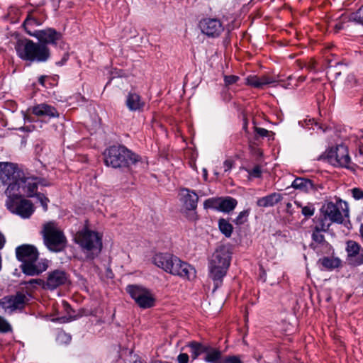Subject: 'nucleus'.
<instances>
[{
  "instance_id": "obj_3",
  "label": "nucleus",
  "mask_w": 363,
  "mask_h": 363,
  "mask_svg": "<svg viewBox=\"0 0 363 363\" xmlns=\"http://www.w3.org/2000/svg\"><path fill=\"white\" fill-rule=\"evenodd\" d=\"M17 259L22 262V272L29 276L41 274L48 269L45 260L38 261V252L35 247L30 245H22L16 249Z\"/></svg>"
},
{
  "instance_id": "obj_33",
  "label": "nucleus",
  "mask_w": 363,
  "mask_h": 363,
  "mask_svg": "<svg viewBox=\"0 0 363 363\" xmlns=\"http://www.w3.org/2000/svg\"><path fill=\"white\" fill-rule=\"evenodd\" d=\"M12 326L9 321L3 316L0 315V333H7L12 332Z\"/></svg>"
},
{
  "instance_id": "obj_58",
  "label": "nucleus",
  "mask_w": 363,
  "mask_h": 363,
  "mask_svg": "<svg viewBox=\"0 0 363 363\" xmlns=\"http://www.w3.org/2000/svg\"><path fill=\"white\" fill-rule=\"evenodd\" d=\"M362 281H363V273L362 274Z\"/></svg>"
},
{
  "instance_id": "obj_52",
  "label": "nucleus",
  "mask_w": 363,
  "mask_h": 363,
  "mask_svg": "<svg viewBox=\"0 0 363 363\" xmlns=\"http://www.w3.org/2000/svg\"><path fill=\"white\" fill-rule=\"evenodd\" d=\"M334 27H335V30L337 31H338V30H340L343 28V25H342V23H336Z\"/></svg>"
},
{
  "instance_id": "obj_39",
  "label": "nucleus",
  "mask_w": 363,
  "mask_h": 363,
  "mask_svg": "<svg viewBox=\"0 0 363 363\" xmlns=\"http://www.w3.org/2000/svg\"><path fill=\"white\" fill-rule=\"evenodd\" d=\"M301 213L306 217H311L315 213V208L313 205H308L303 207H301Z\"/></svg>"
},
{
  "instance_id": "obj_27",
  "label": "nucleus",
  "mask_w": 363,
  "mask_h": 363,
  "mask_svg": "<svg viewBox=\"0 0 363 363\" xmlns=\"http://www.w3.org/2000/svg\"><path fill=\"white\" fill-rule=\"evenodd\" d=\"M5 194L8 199L14 198L16 196H22L21 183H9Z\"/></svg>"
},
{
  "instance_id": "obj_57",
  "label": "nucleus",
  "mask_w": 363,
  "mask_h": 363,
  "mask_svg": "<svg viewBox=\"0 0 363 363\" xmlns=\"http://www.w3.org/2000/svg\"><path fill=\"white\" fill-rule=\"evenodd\" d=\"M297 205L299 206V207H301V205L300 203H297Z\"/></svg>"
},
{
  "instance_id": "obj_1",
  "label": "nucleus",
  "mask_w": 363,
  "mask_h": 363,
  "mask_svg": "<svg viewBox=\"0 0 363 363\" xmlns=\"http://www.w3.org/2000/svg\"><path fill=\"white\" fill-rule=\"evenodd\" d=\"M32 36L36 38L41 43L22 39L18 40L15 45L17 55L23 60L45 62L50 57V50L46 44L57 45L62 39L61 33L53 28L35 30Z\"/></svg>"
},
{
  "instance_id": "obj_45",
  "label": "nucleus",
  "mask_w": 363,
  "mask_h": 363,
  "mask_svg": "<svg viewBox=\"0 0 363 363\" xmlns=\"http://www.w3.org/2000/svg\"><path fill=\"white\" fill-rule=\"evenodd\" d=\"M233 160L231 159H228L225 160L223 162V168L225 172L230 171L232 167L233 166Z\"/></svg>"
},
{
  "instance_id": "obj_12",
  "label": "nucleus",
  "mask_w": 363,
  "mask_h": 363,
  "mask_svg": "<svg viewBox=\"0 0 363 363\" xmlns=\"http://www.w3.org/2000/svg\"><path fill=\"white\" fill-rule=\"evenodd\" d=\"M327 157L328 162L333 166L350 167L351 160L348 149L344 145L331 147L327 152Z\"/></svg>"
},
{
  "instance_id": "obj_5",
  "label": "nucleus",
  "mask_w": 363,
  "mask_h": 363,
  "mask_svg": "<svg viewBox=\"0 0 363 363\" xmlns=\"http://www.w3.org/2000/svg\"><path fill=\"white\" fill-rule=\"evenodd\" d=\"M74 239L83 251L87 253V259H94L100 254L102 249V240L98 233L84 228L76 234Z\"/></svg>"
},
{
  "instance_id": "obj_22",
  "label": "nucleus",
  "mask_w": 363,
  "mask_h": 363,
  "mask_svg": "<svg viewBox=\"0 0 363 363\" xmlns=\"http://www.w3.org/2000/svg\"><path fill=\"white\" fill-rule=\"evenodd\" d=\"M275 82L274 79L266 75L262 77L250 75L246 78L245 84L254 88L262 89L264 86L273 84Z\"/></svg>"
},
{
  "instance_id": "obj_51",
  "label": "nucleus",
  "mask_w": 363,
  "mask_h": 363,
  "mask_svg": "<svg viewBox=\"0 0 363 363\" xmlns=\"http://www.w3.org/2000/svg\"><path fill=\"white\" fill-rule=\"evenodd\" d=\"M298 180H301V182H312V180L311 179L306 178V177H296L294 179L293 182H297Z\"/></svg>"
},
{
  "instance_id": "obj_30",
  "label": "nucleus",
  "mask_w": 363,
  "mask_h": 363,
  "mask_svg": "<svg viewBox=\"0 0 363 363\" xmlns=\"http://www.w3.org/2000/svg\"><path fill=\"white\" fill-rule=\"evenodd\" d=\"M323 267L326 269H334L337 267L339 265V260L337 259H333L330 257H324L320 260Z\"/></svg>"
},
{
  "instance_id": "obj_28",
  "label": "nucleus",
  "mask_w": 363,
  "mask_h": 363,
  "mask_svg": "<svg viewBox=\"0 0 363 363\" xmlns=\"http://www.w3.org/2000/svg\"><path fill=\"white\" fill-rule=\"evenodd\" d=\"M218 226L222 233H223L228 238L230 237L233 228L229 222H228L224 218H220L218 221Z\"/></svg>"
},
{
  "instance_id": "obj_24",
  "label": "nucleus",
  "mask_w": 363,
  "mask_h": 363,
  "mask_svg": "<svg viewBox=\"0 0 363 363\" xmlns=\"http://www.w3.org/2000/svg\"><path fill=\"white\" fill-rule=\"evenodd\" d=\"M125 104L131 111H140L143 108L145 103L136 93H129L127 96Z\"/></svg>"
},
{
  "instance_id": "obj_35",
  "label": "nucleus",
  "mask_w": 363,
  "mask_h": 363,
  "mask_svg": "<svg viewBox=\"0 0 363 363\" xmlns=\"http://www.w3.org/2000/svg\"><path fill=\"white\" fill-rule=\"evenodd\" d=\"M322 230H318L313 228L312 233V240L317 243H323L325 241V236Z\"/></svg>"
},
{
  "instance_id": "obj_19",
  "label": "nucleus",
  "mask_w": 363,
  "mask_h": 363,
  "mask_svg": "<svg viewBox=\"0 0 363 363\" xmlns=\"http://www.w3.org/2000/svg\"><path fill=\"white\" fill-rule=\"evenodd\" d=\"M31 111L38 117L50 118L59 116V113L54 106L45 103L33 106Z\"/></svg>"
},
{
  "instance_id": "obj_44",
  "label": "nucleus",
  "mask_w": 363,
  "mask_h": 363,
  "mask_svg": "<svg viewBox=\"0 0 363 363\" xmlns=\"http://www.w3.org/2000/svg\"><path fill=\"white\" fill-rule=\"evenodd\" d=\"M255 132L261 137H267L269 135V130L263 128H255Z\"/></svg>"
},
{
  "instance_id": "obj_41",
  "label": "nucleus",
  "mask_w": 363,
  "mask_h": 363,
  "mask_svg": "<svg viewBox=\"0 0 363 363\" xmlns=\"http://www.w3.org/2000/svg\"><path fill=\"white\" fill-rule=\"evenodd\" d=\"M356 159L363 164V139L359 141V153L356 155Z\"/></svg>"
},
{
  "instance_id": "obj_6",
  "label": "nucleus",
  "mask_w": 363,
  "mask_h": 363,
  "mask_svg": "<svg viewBox=\"0 0 363 363\" xmlns=\"http://www.w3.org/2000/svg\"><path fill=\"white\" fill-rule=\"evenodd\" d=\"M178 199L181 203V213L191 222H196L199 220L197 213V206L199 196L189 189L181 188L179 191Z\"/></svg>"
},
{
  "instance_id": "obj_34",
  "label": "nucleus",
  "mask_w": 363,
  "mask_h": 363,
  "mask_svg": "<svg viewBox=\"0 0 363 363\" xmlns=\"http://www.w3.org/2000/svg\"><path fill=\"white\" fill-rule=\"evenodd\" d=\"M21 284L26 286H30L32 287H35V285H39L45 289V281L41 279H30L28 281H22Z\"/></svg>"
},
{
  "instance_id": "obj_47",
  "label": "nucleus",
  "mask_w": 363,
  "mask_h": 363,
  "mask_svg": "<svg viewBox=\"0 0 363 363\" xmlns=\"http://www.w3.org/2000/svg\"><path fill=\"white\" fill-rule=\"evenodd\" d=\"M261 174V171L259 167H255L250 172V176L258 178L259 177Z\"/></svg>"
},
{
  "instance_id": "obj_46",
  "label": "nucleus",
  "mask_w": 363,
  "mask_h": 363,
  "mask_svg": "<svg viewBox=\"0 0 363 363\" xmlns=\"http://www.w3.org/2000/svg\"><path fill=\"white\" fill-rule=\"evenodd\" d=\"M179 363H188L189 355L186 353H181L177 357Z\"/></svg>"
},
{
  "instance_id": "obj_10",
  "label": "nucleus",
  "mask_w": 363,
  "mask_h": 363,
  "mask_svg": "<svg viewBox=\"0 0 363 363\" xmlns=\"http://www.w3.org/2000/svg\"><path fill=\"white\" fill-rule=\"evenodd\" d=\"M6 205L11 213L17 214L23 218H30L34 212V206L32 202L22 198V196L7 199Z\"/></svg>"
},
{
  "instance_id": "obj_4",
  "label": "nucleus",
  "mask_w": 363,
  "mask_h": 363,
  "mask_svg": "<svg viewBox=\"0 0 363 363\" xmlns=\"http://www.w3.org/2000/svg\"><path fill=\"white\" fill-rule=\"evenodd\" d=\"M231 252L223 245L219 246L212 254L208 263L209 275L213 280L215 289L218 288L226 275L230 264Z\"/></svg>"
},
{
  "instance_id": "obj_38",
  "label": "nucleus",
  "mask_w": 363,
  "mask_h": 363,
  "mask_svg": "<svg viewBox=\"0 0 363 363\" xmlns=\"http://www.w3.org/2000/svg\"><path fill=\"white\" fill-rule=\"evenodd\" d=\"M57 340L60 343L68 344L70 342L72 337L69 335L65 333V332H60L57 335Z\"/></svg>"
},
{
  "instance_id": "obj_9",
  "label": "nucleus",
  "mask_w": 363,
  "mask_h": 363,
  "mask_svg": "<svg viewBox=\"0 0 363 363\" xmlns=\"http://www.w3.org/2000/svg\"><path fill=\"white\" fill-rule=\"evenodd\" d=\"M28 302V296L18 291L15 294L4 296L0 300V307L6 313L11 315L13 313L22 312Z\"/></svg>"
},
{
  "instance_id": "obj_21",
  "label": "nucleus",
  "mask_w": 363,
  "mask_h": 363,
  "mask_svg": "<svg viewBox=\"0 0 363 363\" xmlns=\"http://www.w3.org/2000/svg\"><path fill=\"white\" fill-rule=\"evenodd\" d=\"M360 247L354 241L347 242V251L351 261L354 264L360 265L363 264V253L359 252Z\"/></svg>"
},
{
  "instance_id": "obj_31",
  "label": "nucleus",
  "mask_w": 363,
  "mask_h": 363,
  "mask_svg": "<svg viewBox=\"0 0 363 363\" xmlns=\"http://www.w3.org/2000/svg\"><path fill=\"white\" fill-rule=\"evenodd\" d=\"M221 352L218 350H212L207 352L205 360L208 362L214 363L220 359Z\"/></svg>"
},
{
  "instance_id": "obj_55",
  "label": "nucleus",
  "mask_w": 363,
  "mask_h": 363,
  "mask_svg": "<svg viewBox=\"0 0 363 363\" xmlns=\"http://www.w3.org/2000/svg\"><path fill=\"white\" fill-rule=\"evenodd\" d=\"M347 79L350 80V81H352V80H354V75L351 74V75H349L347 77Z\"/></svg>"
},
{
  "instance_id": "obj_37",
  "label": "nucleus",
  "mask_w": 363,
  "mask_h": 363,
  "mask_svg": "<svg viewBox=\"0 0 363 363\" xmlns=\"http://www.w3.org/2000/svg\"><path fill=\"white\" fill-rule=\"evenodd\" d=\"M36 198L40 203L41 206H43V210L45 211H47L48 208V203L50 202V200L48 199V198L45 196V195L41 193L36 194Z\"/></svg>"
},
{
  "instance_id": "obj_15",
  "label": "nucleus",
  "mask_w": 363,
  "mask_h": 363,
  "mask_svg": "<svg viewBox=\"0 0 363 363\" xmlns=\"http://www.w3.org/2000/svg\"><path fill=\"white\" fill-rule=\"evenodd\" d=\"M237 203L236 199L231 197L212 198L206 199L203 203V206L205 208H214L222 212L229 213L235 208Z\"/></svg>"
},
{
  "instance_id": "obj_48",
  "label": "nucleus",
  "mask_w": 363,
  "mask_h": 363,
  "mask_svg": "<svg viewBox=\"0 0 363 363\" xmlns=\"http://www.w3.org/2000/svg\"><path fill=\"white\" fill-rule=\"evenodd\" d=\"M291 186L294 189H302L306 186V185L304 183H291Z\"/></svg>"
},
{
  "instance_id": "obj_54",
  "label": "nucleus",
  "mask_w": 363,
  "mask_h": 363,
  "mask_svg": "<svg viewBox=\"0 0 363 363\" xmlns=\"http://www.w3.org/2000/svg\"><path fill=\"white\" fill-rule=\"evenodd\" d=\"M292 207V204L291 203H286V209H287V211L289 212V210L290 208Z\"/></svg>"
},
{
  "instance_id": "obj_18",
  "label": "nucleus",
  "mask_w": 363,
  "mask_h": 363,
  "mask_svg": "<svg viewBox=\"0 0 363 363\" xmlns=\"http://www.w3.org/2000/svg\"><path fill=\"white\" fill-rule=\"evenodd\" d=\"M44 19L40 17V13L37 11L33 10L28 13L26 19L23 21V26L26 33L32 36L34 30L33 28L43 24Z\"/></svg>"
},
{
  "instance_id": "obj_53",
  "label": "nucleus",
  "mask_w": 363,
  "mask_h": 363,
  "mask_svg": "<svg viewBox=\"0 0 363 363\" xmlns=\"http://www.w3.org/2000/svg\"><path fill=\"white\" fill-rule=\"evenodd\" d=\"M359 233L362 238L363 239V223L360 226Z\"/></svg>"
},
{
  "instance_id": "obj_23",
  "label": "nucleus",
  "mask_w": 363,
  "mask_h": 363,
  "mask_svg": "<svg viewBox=\"0 0 363 363\" xmlns=\"http://www.w3.org/2000/svg\"><path fill=\"white\" fill-rule=\"evenodd\" d=\"M282 195L279 193H272L266 196L259 199L256 203L259 207L267 208L272 207L280 202L282 199Z\"/></svg>"
},
{
  "instance_id": "obj_50",
  "label": "nucleus",
  "mask_w": 363,
  "mask_h": 363,
  "mask_svg": "<svg viewBox=\"0 0 363 363\" xmlns=\"http://www.w3.org/2000/svg\"><path fill=\"white\" fill-rule=\"evenodd\" d=\"M5 242V238L4 235L0 232V250L4 246Z\"/></svg>"
},
{
  "instance_id": "obj_20",
  "label": "nucleus",
  "mask_w": 363,
  "mask_h": 363,
  "mask_svg": "<svg viewBox=\"0 0 363 363\" xmlns=\"http://www.w3.org/2000/svg\"><path fill=\"white\" fill-rule=\"evenodd\" d=\"M174 257L169 253H157L152 257V262L168 273Z\"/></svg>"
},
{
  "instance_id": "obj_49",
  "label": "nucleus",
  "mask_w": 363,
  "mask_h": 363,
  "mask_svg": "<svg viewBox=\"0 0 363 363\" xmlns=\"http://www.w3.org/2000/svg\"><path fill=\"white\" fill-rule=\"evenodd\" d=\"M48 78L47 76L45 75H42L39 77L38 79V82L40 84H41L43 86H45V79Z\"/></svg>"
},
{
  "instance_id": "obj_2",
  "label": "nucleus",
  "mask_w": 363,
  "mask_h": 363,
  "mask_svg": "<svg viewBox=\"0 0 363 363\" xmlns=\"http://www.w3.org/2000/svg\"><path fill=\"white\" fill-rule=\"evenodd\" d=\"M104 163L113 168L130 167L131 165L145 166L139 155L133 153L123 145H113L104 152Z\"/></svg>"
},
{
  "instance_id": "obj_13",
  "label": "nucleus",
  "mask_w": 363,
  "mask_h": 363,
  "mask_svg": "<svg viewBox=\"0 0 363 363\" xmlns=\"http://www.w3.org/2000/svg\"><path fill=\"white\" fill-rule=\"evenodd\" d=\"M0 180L1 182H26V178L17 164L0 162Z\"/></svg>"
},
{
  "instance_id": "obj_11",
  "label": "nucleus",
  "mask_w": 363,
  "mask_h": 363,
  "mask_svg": "<svg viewBox=\"0 0 363 363\" xmlns=\"http://www.w3.org/2000/svg\"><path fill=\"white\" fill-rule=\"evenodd\" d=\"M127 291L135 303L143 308H151L155 304V298L147 289L138 285H129Z\"/></svg>"
},
{
  "instance_id": "obj_7",
  "label": "nucleus",
  "mask_w": 363,
  "mask_h": 363,
  "mask_svg": "<svg viewBox=\"0 0 363 363\" xmlns=\"http://www.w3.org/2000/svg\"><path fill=\"white\" fill-rule=\"evenodd\" d=\"M41 233L45 246L50 251L58 252L65 248L67 239L54 222L45 223Z\"/></svg>"
},
{
  "instance_id": "obj_29",
  "label": "nucleus",
  "mask_w": 363,
  "mask_h": 363,
  "mask_svg": "<svg viewBox=\"0 0 363 363\" xmlns=\"http://www.w3.org/2000/svg\"><path fill=\"white\" fill-rule=\"evenodd\" d=\"M190 350L191 357L195 359L203 352V346L201 344L196 342H191L188 345Z\"/></svg>"
},
{
  "instance_id": "obj_36",
  "label": "nucleus",
  "mask_w": 363,
  "mask_h": 363,
  "mask_svg": "<svg viewBox=\"0 0 363 363\" xmlns=\"http://www.w3.org/2000/svg\"><path fill=\"white\" fill-rule=\"evenodd\" d=\"M250 214L249 210H245L239 213L236 219L234 220L236 225H242L247 220Z\"/></svg>"
},
{
  "instance_id": "obj_25",
  "label": "nucleus",
  "mask_w": 363,
  "mask_h": 363,
  "mask_svg": "<svg viewBox=\"0 0 363 363\" xmlns=\"http://www.w3.org/2000/svg\"><path fill=\"white\" fill-rule=\"evenodd\" d=\"M314 228L318 230H322L324 233L328 232L330 225L333 223L328 217L322 213H320L318 218L314 220Z\"/></svg>"
},
{
  "instance_id": "obj_32",
  "label": "nucleus",
  "mask_w": 363,
  "mask_h": 363,
  "mask_svg": "<svg viewBox=\"0 0 363 363\" xmlns=\"http://www.w3.org/2000/svg\"><path fill=\"white\" fill-rule=\"evenodd\" d=\"M350 21L363 25V5L350 15Z\"/></svg>"
},
{
  "instance_id": "obj_8",
  "label": "nucleus",
  "mask_w": 363,
  "mask_h": 363,
  "mask_svg": "<svg viewBox=\"0 0 363 363\" xmlns=\"http://www.w3.org/2000/svg\"><path fill=\"white\" fill-rule=\"evenodd\" d=\"M320 213L328 217L333 223H342L345 218L349 216L348 205L341 199H337L335 202L328 201L322 206Z\"/></svg>"
},
{
  "instance_id": "obj_43",
  "label": "nucleus",
  "mask_w": 363,
  "mask_h": 363,
  "mask_svg": "<svg viewBox=\"0 0 363 363\" xmlns=\"http://www.w3.org/2000/svg\"><path fill=\"white\" fill-rule=\"evenodd\" d=\"M224 363H242L238 356H228L224 359Z\"/></svg>"
},
{
  "instance_id": "obj_17",
  "label": "nucleus",
  "mask_w": 363,
  "mask_h": 363,
  "mask_svg": "<svg viewBox=\"0 0 363 363\" xmlns=\"http://www.w3.org/2000/svg\"><path fill=\"white\" fill-rule=\"evenodd\" d=\"M67 279L68 277L65 271L60 269L54 270L48 275L47 280L45 281V289H55L58 286L65 284Z\"/></svg>"
},
{
  "instance_id": "obj_40",
  "label": "nucleus",
  "mask_w": 363,
  "mask_h": 363,
  "mask_svg": "<svg viewBox=\"0 0 363 363\" xmlns=\"http://www.w3.org/2000/svg\"><path fill=\"white\" fill-rule=\"evenodd\" d=\"M239 79V77L235 75H228L224 77V82L225 86H229L236 83Z\"/></svg>"
},
{
  "instance_id": "obj_14",
  "label": "nucleus",
  "mask_w": 363,
  "mask_h": 363,
  "mask_svg": "<svg viewBox=\"0 0 363 363\" xmlns=\"http://www.w3.org/2000/svg\"><path fill=\"white\" fill-rule=\"evenodd\" d=\"M201 31L204 35L211 38L218 37L224 30L221 21L216 18H205L199 23Z\"/></svg>"
},
{
  "instance_id": "obj_42",
  "label": "nucleus",
  "mask_w": 363,
  "mask_h": 363,
  "mask_svg": "<svg viewBox=\"0 0 363 363\" xmlns=\"http://www.w3.org/2000/svg\"><path fill=\"white\" fill-rule=\"evenodd\" d=\"M352 196L357 199H363V191L359 188H354L352 189Z\"/></svg>"
},
{
  "instance_id": "obj_16",
  "label": "nucleus",
  "mask_w": 363,
  "mask_h": 363,
  "mask_svg": "<svg viewBox=\"0 0 363 363\" xmlns=\"http://www.w3.org/2000/svg\"><path fill=\"white\" fill-rule=\"evenodd\" d=\"M168 273L183 278L190 279L191 276H194L195 270L188 263L182 262L175 256Z\"/></svg>"
},
{
  "instance_id": "obj_26",
  "label": "nucleus",
  "mask_w": 363,
  "mask_h": 363,
  "mask_svg": "<svg viewBox=\"0 0 363 363\" xmlns=\"http://www.w3.org/2000/svg\"><path fill=\"white\" fill-rule=\"evenodd\" d=\"M21 188L22 195L27 197L36 196L37 193V183H21Z\"/></svg>"
},
{
  "instance_id": "obj_56",
  "label": "nucleus",
  "mask_w": 363,
  "mask_h": 363,
  "mask_svg": "<svg viewBox=\"0 0 363 363\" xmlns=\"http://www.w3.org/2000/svg\"><path fill=\"white\" fill-rule=\"evenodd\" d=\"M214 363H224V359L223 361L218 360V362H216Z\"/></svg>"
}]
</instances>
